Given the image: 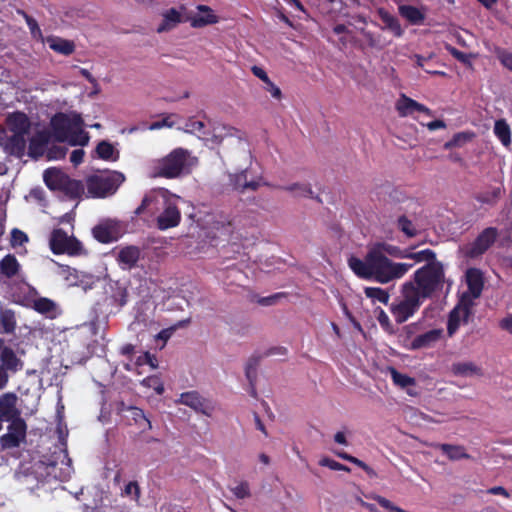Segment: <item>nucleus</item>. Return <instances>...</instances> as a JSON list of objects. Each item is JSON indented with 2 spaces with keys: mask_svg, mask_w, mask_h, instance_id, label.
<instances>
[{
  "mask_svg": "<svg viewBox=\"0 0 512 512\" xmlns=\"http://www.w3.org/2000/svg\"><path fill=\"white\" fill-rule=\"evenodd\" d=\"M493 132L501 144L509 147L511 144V129L505 119H498L494 123Z\"/></svg>",
  "mask_w": 512,
  "mask_h": 512,
  "instance_id": "33",
  "label": "nucleus"
},
{
  "mask_svg": "<svg viewBox=\"0 0 512 512\" xmlns=\"http://www.w3.org/2000/svg\"><path fill=\"white\" fill-rule=\"evenodd\" d=\"M260 359L261 356L250 357L245 367V375L251 386V395L253 397H256L255 382L257 378V366Z\"/></svg>",
  "mask_w": 512,
  "mask_h": 512,
  "instance_id": "37",
  "label": "nucleus"
},
{
  "mask_svg": "<svg viewBox=\"0 0 512 512\" xmlns=\"http://www.w3.org/2000/svg\"><path fill=\"white\" fill-rule=\"evenodd\" d=\"M319 465L320 466H323V467H328L330 468L331 470H334V471H346V472H350V468L347 467L346 465H343L331 458H328V457H324L322 458L320 461H319Z\"/></svg>",
  "mask_w": 512,
  "mask_h": 512,
  "instance_id": "54",
  "label": "nucleus"
},
{
  "mask_svg": "<svg viewBox=\"0 0 512 512\" xmlns=\"http://www.w3.org/2000/svg\"><path fill=\"white\" fill-rule=\"evenodd\" d=\"M197 9L202 14L190 17V24L193 28H201L218 22V16L213 13V10L210 7L206 5H198Z\"/></svg>",
  "mask_w": 512,
  "mask_h": 512,
  "instance_id": "21",
  "label": "nucleus"
},
{
  "mask_svg": "<svg viewBox=\"0 0 512 512\" xmlns=\"http://www.w3.org/2000/svg\"><path fill=\"white\" fill-rule=\"evenodd\" d=\"M282 190L291 192L296 197H306L316 199L318 202H322L318 196H314L311 185L308 183H294L288 186L281 187Z\"/></svg>",
  "mask_w": 512,
  "mask_h": 512,
  "instance_id": "34",
  "label": "nucleus"
},
{
  "mask_svg": "<svg viewBox=\"0 0 512 512\" xmlns=\"http://www.w3.org/2000/svg\"><path fill=\"white\" fill-rule=\"evenodd\" d=\"M95 152L98 158L104 161L115 162L119 159V151L116 150L114 146L106 140H102L97 144Z\"/></svg>",
  "mask_w": 512,
  "mask_h": 512,
  "instance_id": "30",
  "label": "nucleus"
},
{
  "mask_svg": "<svg viewBox=\"0 0 512 512\" xmlns=\"http://www.w3.org/2000/svg\"><path fill=\"white\" fill-rule=\"evenodd\" d=\"M501 194L502 189L494 187L491 190L476 194L475 199L482 204L494 205L500 199Z\"/></svg>",
  "mask_w": 512,
  "mask_h": 512,
  "instance_id": "43",
  "label": "nucleus"
},
{
  "mask_svg": "<svg viewBox=\"0 0 512 512\" xmlns=\"http://www.w3.org/2000/svg\"><path fill=\"white\" fill-rule=\"evenodd\" d=\"M141 257V250L138 246L127 245L119 249L116 260L123 269H132L137 266Z\"/></svg>",
  "mask_w": 512,
  "mask_h": 512,
  "instance_id": "13",
  "label": "nucleus"
},
{
  "mask_svg": "<svg viewBox=\"0 0 512 512\" xmlns=\"http://www.w3.org/2000/svg\"><path fill=\"white\" fill-rule=\"evenodd\" d=\"M7 125L12 133L29 134L31 121L29 117L21 111H16L7 117Z\"/></svg>",
  "mask_w": 512,
  "mask_h": 512,
  "instance_id": "16",
  "label": "nucleus"
},
{
  "mask_svg": "<svg viewBox=\"0 0 512 512\" xmlns=\"http://www.w3.org/2000/svg\"><path fill=\"white\" fill-rule=\"evenodd\" d=\"M18 13L21 14L23 16V18L25 19L26 24L33 36H35L36 34L41 35V29H40L37 21L32 16L28 15L23 10H19Z\"/></svg>",
  "mask_w": 512,
  "mask_h": 512,
  "instance_id": "55",
  "label": "nucleus"
},
{
  "mask_svg": "<svg viewBox=\"0 0 512 512\" xmlns=\"http://www.w3.org/2000/svg\"><path fill=\"white\" fill-rule=\"evenodd\" d=\"M348 265L359 278L386 284L403 277L414 263L393 262L381 250L373 248L368 251L364 260L351 256Z\"/></svg>",
  "mask_w": 512,
  "mask_h": 512,
  "instance_id": "1",
  "label": "nucleus"
},
{
  "mask_svg": "<svg viewBox=\"0 0 512 512\" xmlns=\"http://www.w3.org/2000/svg\"><path fill=\"white\" fill-rule=\"evenodd\" d=\"M1 365L5 370L17 372L23 368V362L17 357L12 348L3 344L0 353Z\"/></svg>",
  "mask_w": 512,
  "mask_h": 512,
  "instance_id": "22",
  "label": "nucleus"
},
{
  "mask_svg": "<svg viewBox=\"0 0 512 512\" xmlns=\"http://www.w3.org/2000/svg\"><path fill=\"white\" fill-rule=\"evenodd\" d=\"M184 131L191 134H196L199 138L208 139V133L205 130L204 122L197 120L195 117H190L184 125Z\"/></svg>",
  "mask_w": 512,
  "mask_h": 512,
  "instance_id": "41",
  "label": "nucleus"
},
{
  "mask_svg": "<svg viewBox=\"0 0 512 512\" xmlns=\"http://www.w3.org/2000/svg\"><path fill=\"white\" fill-rule=\"evenodd\" d=\"M401 299L393 302L390 306L395 321L402 324L412 317L421 307L423 299L417 296L414 286L411 283H404L401 287Z\"/></svg>",
  "mask_w": 512,
  "mask_h": 512,
  "instance_id": "6",
  "label": "nucleus"
},
{
  "mask_svg": "<svg viewBox=\"0 0 512 512\" xmlns=\"http://www.w3.org/2000/svg\"><path fill=\"white\" fill-rule=\"evenodd\" d=\"M443 334L442 329H432L423 334H419L415 337V340L411 344L412 351L419 350L423 348L432 347L435 343H437Z\"/></svg>",
  "mask_w": 512,
  "mask_h": 512,
  "instance_id": "20",
  "label": "nucleus"
},
{
  "mask_svg": "<svg viewBox=\"0 0 512 512\" xmlns=\"http://www.w3.org/2000/svg\"><path fill=\"white\" fill-rule=\"evenodd\" d=\"M174 331H175V327L163 329L157 334L156 338L159 340H162L163 345H164L171 338Z\"/></svg>",
  "mask_w": 512,
  "mask_h": 512,
  "instance_id": "63",
  "label": "nucleus"
},
{
  "mask_svg": "<svg viewBox=\"0 0 512 512\" xmlns=\"http://www.w3.org/2000/svg\"><path fill=\"white\" fill-rule=\"evenodd\" d=\"M251 71H252L253 75L256 76L257 78H259L260 80H262L264 82V84L266 82H269L270 78L268 77L266 71L263 68L254 65V66H252Z\"/></svg>",
  "mask_w": 512,
  "mask_h": 512,
  "instance_id": "61",
  "label": "nucleus"
},
{
  "mask_svg": "<svg viewBox=\"0 0 512 512\" xmlns=\"http://www.w3.org/2000/svg\"><path fill=\"white\" fill-rule=\"evenodd\" d=\"M27 134L13 133L7 140V146L12 154L22 155L26 148Z\"/></svg>",
  "mask_w": 512,
  "mask_h": 512,
  "instance_id": "40",
  "label": "nucleus"
},
{
  "mask_svg": "<svg viewBox=\"0 0 512 512\" xmlns=\"http://www.w3.org/2000/svg\"><path fill=\"white\" fill-rule=\"evenodd\" d=\"M232 492L238 499H244L250 496L249 485L246 482L238 484L232 489Z\"/></svg>",
  "mask_w": 512,
  "mask_h": 512,
  "instance_id": "57",
  "label": "nucleus"
},
{
  "mask_svg": "<svg viewBox=\"0 0 512 512\" xmlns=\"http://www.w3.org/2000/svg\"><path fill=\"white\" fill-rule=\"evenodd\" d=\"M181 212L177 204L171 199L164 200L163 211L156 218V225L159 230L174 228L180 224Z\"/></svg>",
  "mask_w": 512,
  "mask_h": 512,
  "instance_id": "10",
  "label": "nucleus"
},
{
  "mask_svg": "<svg viewBox=\"0 0 512 512\" xmlns=\"http://www.w3.org/2000/svg\"><path fill=\"white\" fill-rule=\"evenodd\" d=\"M16 404V394L10 392L0 396V419L2 421L12 422L13 419H21V412Z\"/></svg>",
  "mask_w": 512,
  "mask_h": 512,
  "instance_id": "12",
  "label": "nucleus"
},
{
  "mask_svg": "<svg viewBox=\"0 0 512 512\" xmlns=\"http://www.w3.org/2000/svg\"><path fill=\"white\" fill-rule=\"evenodd\" d=\"M129 417L134 421V424L138 425L142 431L150 430L152 424L146 417L144 411L141 408L130 406L128 407Z\"/></svg>",
  "mask_w": 512,
  "mask_h": 512,
  "instance_id": "38",
  "label": "nucleus"
},
{
  "mask_svg": "<svg viewBox=\"0 0 512 512\" xmlns=\"http://www.w3.org/2000/svg\"><path fill=\"white\" fill-rule=\"evenodd\" d=\"M264 89L271 94V96L277 100L282 98L281 89L275 85L270 79L269 82L265 83Z\"/></svg>",
  "mask_w": 512,
  "mask_h": 512,
  "instance_id": "58",
  "label": "nucleus"
},
{
  "mask_svg": "<svg viewBox=\"0 0 512 512\" xmlns=\"http://www.w3.org/2000/svg\"><path fill=\"white\" fill-rule=\"evenodd\" d=\"M93 237L100 243L108 244L116 240L113 229L108 225L99 224L92 229Z\"/></svg>",
  "mask_w": 512,
  "mask_h": 512,
  "instance_id": "39",
  "label": "nucleus"
},
{
  "mask_svg": "<svg viewBox=\"0 0 512 512\" xmlns=\"http://www.w3.org/2000/svg\"><path fill=\"white\" fill-rule=\"evenodd\" d=\"M397 227L408 238H413L418 234V231L413 225L412 221L409 220L405 215H401L400 217H398Z\"/></svg>",
  "mask_w": 512,
  "mask_h": 512,
  "instance_id": "49",
  "label": "nucleus"
},
{
  "mask_svg": "<svg viewBox=\"0 0 512 512\" xmlns=\"http://www.w3.org/2000/svg\"><path fill=\"white\" fill-rule=\"evenodd\" d=\"M60 191L70 199L75 200L80 198L84 193V186L81 181L71 179L67 176Z\"/></svg>",
  "mask_w": 512,
  "mask_h": 512,
  "instance_id": "31",
  "label": "nucleus"
},
{
  "mask_svg": "<svg viewBox=\"0 0 512 512\" xmlns=\"http://www.w3.org/2000/svg\"><path fill=\"white\" fill-rule=\"evenodd\" d=\"M445 281V271L441 262L426 263L413 274V280L406 281L414 286L417 296L430 299L442 290Z\"/></svg>",
  "mask_w": 512,
  "mask_h": 512,
  "instance_id": "4",
  "label": "nucleus"
},
{
  "mask_svg": "<svg viewBox=\"0 0 512 512\" xmlns=\"http://www.w3.org/2000/svg\"><path fill=\"white\" fill-rule=\"evenodd\" d=\"M20 265L16 257L8 254L0 261V273L7 278L14 277L19 271Z\"/></svg>",
  "mask_w": 512,
  "mask_h": 512,
  "instance_id": "36",
  "label": "nucleus"
},
{
  "mask_svg": "<svg viewBox=\"0 0 512 512\" xmlns=\"http://www.w3.org/2000/svg\"><path fill=\"white\" fill-rule=\"evenodd\" d=\"M364 293L367 298L377 300L385 305H387L389 302V293L380 287H366L364 289Z\"/></svg>",
  "mask_w": 512,
  "mask_h": 512,
  "instance_id": "48",
  "label": "nucleus"
},
{
  "mask_svg": "<svg viewBox=\"0 0 512 512\" xmlns=\"http://www.w3.org/2000/svg\"><path fill=\"white\" fill-rule=\"evenodd\" d=\"M465 278L467 291L472 293V296L480 297L484 288L483 272L478 268H469L465 273Z\"/></svg>",
  "mask_w": 512,
  "mask_h": 512,
  "instance_id": "17",
  "label": "nucleus"
},
{
  "mask_svg": "<svg viewBox=\"0 0 512 512\" xmlns=\"http://www.w3.org/2000/svg\"><path fill=\"white\" fill-rule=\"evenodd\" d=\"M435 448L441 450L442 453L445 454L451 461L471 458V456L466 453L464 446L461 445L440 443L435 445Z\"/></svg>",
  "mask_w": 512,
  "mask_h": 512,
  "instance_id": "26",
  "label": "nucleus"
},
{
  "mask_svg": "<svg viewBox=\"0 0 512 512\" xmlns=\"http://www.w3.org/2000/svg\"><path fill=\"white\" fill-rule=\"evenodd\" d=\"M452 372L456 376H482V369L473 362H457L452 365Z\"/></svg>",
  "mask_w": 512,
  "mask_h": 512,
  "instance_id": "29",
  "label": "nucleus"
},
{
  "mask_svg": "<svg viewBox=\"0 0 512 512\" xmlns=\"http://www.w3.org/2000/svg\"><path fill=\"white\" fill-rule=\"evenodd\" d=\"M462 319V311L456 306L450 311L447 321V333L449 336H453L459 329Z\"/></svg>",
  "mask_w": 512,
  "mask_h": 512,
  "instance_id": "44",
  "label": "nucleus"
},
{
  "mask_svg": "<svg viewBox=\"0 0 512 512\" xmlns=\"http://www.w3.org/2000/svg\"><path fill=\"white\" fill-rule=\"evenodd\" d=\"M498 236L499 231L496 227L485 228L473 242L465 246V255L471 259L482 256L493 246Z\"/></svg>",
  "mask_w": 512,
  "mask_h": 512,
  "instance_id": "8",
  "label": "nucleus"
},
{
  "mask_svg": "<svg viewBox=\"0 0 512 512\" xmlns=\"http://www.w3.org/2000/svg\"><path fill=\"white\" fill-rule=\"evenodd\" d=\"M390 374L391 378L393 380V383L401 388H406L409 386L415 385L416 381L414 378L400 373L397 369L394 367H390Z\"/></svg>",
  "mask_w": 512,
  "mask_h": 512,
  "instance_id": "46",
  "label": "nucleus"
},
{
  "mask_svg": "<svg viewBox=\"0 0 512 512\" xmlns=\"http://www.w3.org/2000/svg\"><path fill=\"white\" fill-rule=\"evenodd\" d=\"M84 121L79 114L69 116L65 113H56L50 120L52 136L59 143H68L70 146H86L89 143V133L83 129Z\"/></svg>",
  "mask_w": 512,
  "mask_h": 512,
  "instance_id": "2",
  "label": "nucleus"
},
{
  "mask_svg": "<svg viewBox=\"0 0 512 512\" xmlns=\"http://www.w3.org/2000/svg\"><path fill=\"white\" fill-rule=\"evenodd\" d=\"M377 320L381 326V328L387 332L388 334H393L395 333L394 331V327L389 319V316L387 315V313L382 309V308H378V315H377Z\"/></svg>",
  "mask_w": 512,
  "mask_h": 512,
  "instance_id": "52",
  "label": "nucleus"
},
{
  "mask_svg": "<svg viewBox=\"0 0 512 512\" xmlns=\"http://www.w3.org/2000/svg\"><path fill=\"white\" fill-rule=\"evenodd\" d=\"M193 160L187 149L175 148L166 156L153 161L151 175L154 178H179L190 173Z\"/></svg>",
  "mask_w": 512,
  "mask_h": 512,
  "instance_id": "3",
  "label": "nucleus"
},
{
  "mask_svg": "<svg viewBox=\"0 0 512 512\" xmlns=\"http://www.w3.org/2000/svg\"><path fill=\"white\" fill-rule=\"evenodd\" d=\"M419 328L420 327L417 323H411V324L403 326L397 332L398 343L405 349L411 350L412 349L411 344L415 340V337L417 336V332H418Z\"/></svg>",
  "mask_w": 512,
  "mask_h": 512,
  "instance_id": "25",
  "label": "nucleus"
},
{
  "mask_svg": "<svg viewBox=\"0 0 512 512\" xmlns=\"http://www.w3.org/2000/svg\"><path fill=\"white\" fill-rule=\"evenodd\" d=\"M49 245L55 255L68 254L75 256L79 255L82 251L81 242L73 236H68L61 228L52 231Z\"/></svg>",
  "mask_w": 512,
  "mask_h": 512,
  "instance_id": "7",
  "label": "nucleus"
},
{
  "mask_svg": "<svg viewBox=\"0 0 512 512\" xmlns=\"http://www.w3.org/2000/svg\"><path fill=\"white\" fill-rule=\"evenodd\" d=\"M68 175L56 168H48L44 171L43 180L45 185L52 191H60L64 180Z\"/></svg>",
  "mask_w": 512,
  "mask_h": 512,
  "instance_id": "24",
  "label": "nucleus"
},
{
  "mask_svg": "<svg viewBox=\"0 0 512 512\" xmlns=\"http://www.w3.org/2000/svg\"><path fill=\"white\" fill-rule=\"evenodd\" d=\"M33 308L38 313L47 314L55 310V303L49 298L40 297L34 301Z\"/></svg>",
  "mask_w": 512,
  "mask_h": 512,
  "instance_id": "51",
  "label": "nucleus"
},
{
  "mask_svg": "<svg viewBox=\"0 0 512 512\" xmlns=\"http://www.w3.org/2000/svg\"><path fill=\"white\" fill-rule=\"evenodd\" d=\"M499 326L501 329L509 332L510 334H512V315H509L505 318H503L500 323H499Z\"/></svg>",
  "mask_w": 512,
  "mask_h": 512,
  "instance_id": "64",
  "label": "nucleus"
},
{
  "mask_svg": "<svg viewBox=\"0 0 512 512\" xmlns=\"http://www.w3.org/2000/svg\"><path fill=\"white\" fill-rule=\"evenodd\" d=\"M399 14L412 25H420L425 20V13L412 5H400Z\"/></svg>",
  "mask_w": 512,
  "mask_h": 512,
  "instance_id": "27",
  "label": "nucleus"
},
{
  "mask_svg": "<svg viewBox=\"0 0 512 512\" xmlns=\"http://www.w3.org/2000/svg\"><path fill=\"white\" fill-rule=\"evenodd\" d=\"M478 297L472 296V293L465 291L459 298L456 307L462 311V319L463 323L467 324L469 322V318L473 314V306L475 305L474 300Z\"/></svg>",
  "mask_w": 512,
  "mask_h": 512,
  "instance_id": "28",
  "label": "nucleus"
},
{
  "mask_svg": "<svg viewBox=\"0 0 512 512\" xmlns=\"http://www.w3.org/2000/svg\"><path fill=\"white\" fill-rule=\"evenodd\" d=\"M177 402L206 416H211L214 411V405L212 402L202 397L199 392L194 390L182 393Z\"/></svg>",
  "mask_w": 512,
  "mask_h": 512,
  "instance_id": "11",
  "label": "nucleus"
},
{
  "mask_svg": "<svg viewBox=\"0 0 512 512\" xmlns=\"http://www.w3.org/2000/svg\"><path fill=\"white\" fill-rule=\"evenodd\" d=\"M125 181L122 172L104 170L90 175L86 179L88 193L94 198H105L116 193L120 185Z\"/></svg>",
  "mask_w": 512,
  "mask_h": 512,
  "instance_id": "5",
  "label": "nucleus"
},
{
  "mask_svg": "<svg viewBox=\"0 0 512 512\" xmlns=\"http://www.w3.org/2000/svg\"><path fill=\"white\" fill-rule=\"evenodd\" d=\"M396 109L402 117L408 116L414 111L421 112L429 116L431 115V110L428 107L407 97L405 94H402L400 99L397 101Z\"/></svg>",
  "mask_w": 512,
  "mask_h": 512,
  "instance_id": "15",
  "label": "nucleus"
},
{
  "mask_svg": "<svg viewBox=\"0 0 512 512\" xmlns=\"http://www.w3.org/2000/svg\"><path fill=\"white\" fill-rule=\"evenodd\" d=\"M66 154V148L53 146L48 151L49 159H60L63 158Z\"/></svg>",
  "mask_w": 512,
  "mask_h": 512,
  "instance_id": "59",
  "label": "nucleus"
},
{
  "mask_svg": "<svg viewBox=\"0 0 512 512\" xmlns=\"http://www.w3.org/2000/svg\"><path fill=\"white\" fill-rule=\"evenodd\" d=\"M46 42L50 49L64 56H69L75 51V44L72 40L59 36H48Z\"/></svg>",
  "mask_w": 512,
  "mask_h": 512,
  "instance_id": "23",
  "label": "nucleus"
},
{
  "mask_svg": "<svg viewBox=\"0 0 512 512\" xmlns=\"http://www.w3.org/2000/svg\"><path fill=\"white\" fill-rule=\"evenodd\" d=\"M501 64L512 71V53L510 52H502L499 56Z\"/></svg>",
  "mask_w": 512,
  "mask_h": 512,
  "instance_id": "62",
  "label": "nucleus"
},
{
  "mask_svg": "<svg viewBox=\"0 0 512 512\" xmlns=\"http://www.w3.org/2000/svg\"><path fill=\"white\" fill-rule=\"evenodd\" d=\"M85 152L83 149L73 150L70 155V161L73 165L77 166L81 164L84 160Z\"/></svg>",
  "mask_w": 512,
  "mask_h": 512,
  "instance_id": "60",
  "label": "nucleus"
},
{
  "mask_svg": "<svg viewBox=\"0 0 512 512\" xmlns=\"http://www.w3.org/2000/svg\"><path fill=\"white\" fill-rule=\"evenodd\" d=\"M381 21L385 24V27L389 29L396 37H401L403 30L401 24L395 16L391 15L385 9L381 8L378 10Z\"/></svg>",
  "mask_w": 512,
  "mask_h": 512,
  "instance_id": "35",
  "label": "nucleus"
},
{
  "mask_svg": "<svg viewBox=\"0 0 512 512\" xmlns=\"http://www.w3.org/2000/svg\"><path fill=\"white\" fill-rule=\"evenodd\" d=\"M239 132L240 131L234 127H229V126L216 127L213 130L211 140L214 143L220 144L222 142L223 138L227 137V136H229V137L237 136L238 138H241V136L238 135Z\"/></svg>",
  "mask_w": 512,
  "mask_h": 512,
  "instance_id": "45",
  "label": "nucleus"
},
{
  "mask_svg": "<svg viewBox=\"0 0 512 512\" xmlns=\"http://www.w3.org/2000/svg\"><path fill=\"white\" fill-rule=\"evenodd\" d=\"M51 134L47 130L38 131L31 139H30V150L35 151L37 149H42L46 146L50 141Z\"/></svg>",
  "mask_w": 512,
  "mask_h": 512,
  "instance_id": "47",
  "label": "nucleus"
},
{
  "mask_svg": "<svg viewBox=\"0 0 512 512\" xmlns=\"http://www.w3.org/2000/svg\"><path fill=\"white\" fill-rule=\"evenodd\" d=\"M381 247L384 252L388 253L389 255L395 258L407 259L408 248L401 249L400 247L390 244H382Z\"/></svg>",
  "mask_w": 512,
  "mask_h": 512,
  "instance_id": "53",
  "label": "nucleus"
},
{
  "mask_svg": "<svg viewBox=\"0 0 512 512\" xmlns=\"http://www.w3.org/2000/svg\"><path fill=\"white\" fill-rule=\"evenodd\" d=\"M407 259L414 260L415 263L426 261L427 263L438 262L436 260V253L431 249H424L418 252H413V247L408 248Z\"/></svg>",
  "mask_w": 512,
  "mask_h": 512,
  "instance_id": "42",
  "label": "nucleus"
},
{
  "mask_svg": "<svg viewBox=\"0 0 512 512\" xmlns=\"http://www.w3.org/2000/svg\"><path fill=\"white\" fill-rule=\"evenodd\" d=\"M473 137L472 133L459 132L456 133L449 141L444 144V149H452L454 147H460Z\"/></svg>",
  "mask_w": 512,
  "mask_h": 512,
  "instance_id": "50",
  "label": "nucleus"
},
{
  "mask_svg": "<svg viewBox=\"0 0 512 512\" xmlns=\"http://www.w3.org/2000/svg\"><path fill=\"white\" fill-rule=\"evenodd\" d=\"M27 436V424L23 418L13 419L7 426V433L0 437L2 450L19 448L25 443Z\"/></svg>",
  "mask_w": 512,
  "mask_h": 512,
  "instance_id": "9",
  "label": "nucleus"
},
{
  "mask_svg": "<svg viewBox=\"0 0 512 512\" xmlns=\"http://www.w3.org/2000/svg\"><path fill=\"white\" fill-rule=\"evenodd\" d=\"M56 464L55 463H45L42 461H39L38 463H35L31 467L30 475H35L38 482H49V478L53 477L55 479L58 478L55 470H56ZM25 478L29 477V474L24 475Z\"/></svg>",
  "mask_w": 512,
  "mask_h": 512,
  "instance_id": "19",
  "label": "nucleus"
},
{
  "mask_svg": "<svg viewBox=\"0 0 512 512\" xmlns=\"http://www.w3.org/2000/svg\"><path fill=\"white\" fill-rule=\"evenodd\" d=\"M28 241V236L23 231L14 228L11 232V244L12 246L22 245Z\"/></svg>",
  "mask_w": 512,
  "mask_h": 512,
  "instance_id": "56",
  "label": "nucleus"
},
{
  "mask_svg": "<svg viewBox=\"0 0 512 512\" xmlns=\"http://www.w3.org/2000/svg\"><path fill=\"white\" fill-rule=\"evenodd\" d=\"M162 22L157 27L158 33L168 32L174 29L178 24L190 22V17H183L181 11L176 8H170L162 13Z\"/></svg>",
  "mask_w": 512,
  "mask_h": 512,
  "instance_id": "14",
  "label": "nucleus"
},
{
  "mask_svg": "<svg viewBox=\"0 0 512 512\" xmlns=\"http://www.w3.org/2000/svg\"><path fill=\"white\" fill-rule=\"evenodd\" d=\"M0 332L12 334L16 329V317L12 309H0Z\"/></svg>",
  "mask_w": 512,
  "mask_h": 512,
  "instance_id": "32",
  "label": "nucleus"
},
{
  "mask_svg": "<svg viewBox=\"0 0 512 512\" xmlns=\"http://www.w3.org/2000/svg\"><path fill=\"white\" fill-rule=\"evenodd\" d=\"M229 179L233 189L240 193H244L246 190L256 191L260 186L258 180L247 179V169L239 173L230 174Z\"/></svg>",
  "mask_w": 512,
  "mask_h": 512,
  "instance_id": "18",
  "label": "nucleus"
}]
</instances>
